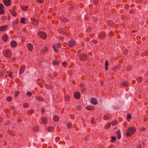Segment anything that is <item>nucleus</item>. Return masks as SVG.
Returning a JSON list of instances; mask_svg holds the SVG:
<instances>
[{"mask_svg": "<svg viewBox=\"0 0 148 148\" xmlns=\"http://www.w3.org/2000/svg\"><path fill=\"white\" fill-rule=\"evenodd\" d=\"M136 129L135 127H131L129 128L127 130V132L126 135L127 136H130L131 135L134 134L136 131Z\"/></svg>", "mask_w": 148, "mask_h": 148, "instance_id": "nucleus-1", "label": "nucleus"}, {"mask_svg": "<svg viewBox=\"0 0 148 148\" xmlns=\"http://www.w3.org/2000/svg\"><path fill=\"white\" fill-rule=\"evenodd\" d=\"M4 55L6 57L10 58L11 55L10 51L8 49L5 50L3 52Z\"/></svg>", "mask_w": 148, "mask_h": 148, "instance_id": "nucleus-2", "label": "nucleus"}, {"mask_svg": "<svg viewBox=\"0 0 148 148\" xmlns=\"http://www.w3.org/2000/svg\"><path fill=\"white\" fill-rule=\"evenodd\" d=\"M39 34L40 37L44 39H45L47 38V35L44 32H39Z\"/></svg>", "mask_w": 148, "mask_h": 148, "instance_id": "nucleus-3", "label": "nucleus"}, {"mask_svg": "<svg viewBox=\"0 0 148 148\" xmlns=\"http://www.w3.org/2000/svg\"><path fill=\"white\" fill-rule=\"evenodd\" d=\"M75 42L73 40H71L69 41V46L70 47L74 46L75 45Z\"/></svg>", "mask_w": 148, "mask_h": 148, "instance_id": "nucleus-4", "label": "nucleus"}, {"mask_svg": "<svg viewBox=\"0 0 148 148\" xmlns=\"http://www.w3.org/2000/svg\"><path fill=\"white\" fill-rule=\"evenodd\" d=\"M80 94L79 92H76L74 94V97L76 99H78L80 98Z\"/></svg>", "mask_w": 148, "mask_h": 148, "instance_id": "nucleus-5", "label": "nucleus"}, {"mask_svg": "<svg viewBox=\"0 0 148 148\" xmlns=\"http://www.w3.org/2000/svg\"><path fill=\"white\" fill-rule=\"evenodd\" d=\"M90 101L94 105L97 104L98 103V101L95 98L91 99Z\"/></svg>", "mask_w": 148, "mask_h": 148, "instance_id": "nucleus-6", "label": "nucleus"}, {"mask_svg": "<svg viewBox=\"0 0 148 148\" xmlns=\"http://www.w3.org/2000/svg\"><path fill=\"white\" fill-rule=\"evenodd\" d=\"M3 2L4 4L7 6H9L11 3L10 0H3Z\"/></svg>", "mask_w": 148, "mask_h": 148, "instance_id": "nucleus-7", "label": "nucleus"}, {"mask_svg": "<svg viewBox=\"0 0 148 148\" xmlns=\"http://www.w3.org/2000/svg\"><path fill=\"white\" fill-rule=\"evenodd\" d=\"M27 47L28 49L30 51H32L33 50V46L30 44H28Z\"/></svg>", "mask_w": 148, "mask_h": 148, "instance_id": "nucleus-8", "label": "nucleus"}, {"mask_svg": "<svg viewBox=\"0 0 148 148\" xmlns=\"http://www.w3.org/2000/svg\"><path fill=\"white\" fill-rule=\"evenodd\" d=\"M105 34L103 32L101 33L98 35L99 37L101 39H102L103 38L105 37Z\"/></svg>", "mask_w": 148, "mask_h": 148, "instance_id": "nucleus-9", "label": "nucleus"}, {"mask_svg": "<svg viewBox=\"0 0 148 148\" xmlns=\"http://www.w3.org/2000/svg\"><path fill=\"white\" fill-rule=\"evenodd\" d=\"M116 134L118 136V139H120L121 138V131L120 130H119L117 131L116 132Z\"/></svg>", "mask_w": 148, "mask_h": 148, "instance_id": "nucleus-10", "label": "nucleus"}, {"mask_svg": "<svg viewBox=\"0 0 148 148\" xmlns=\"http://www.w3.org/2000/svg\"><path fill=\"white\" fill-rule=\"evenodd\" d=\"M10 45L12 47H14L16 46L17 44L15 41H13L10 42Z\"/></svg>", "mask_w": 148, "mask_h": 148, "instance_id": "nucleus-11", "label": "nucleus"}, {"mask_svg": "<svg viewBox=\"0 0 148 148\" xmlns=\"http://www.w3.org/2000/svg\"><path fill=\"white\" fill-rule=\"evenodd\" d=\"M7 28V27L5 26H3L0 27V31H4L6 30Z\"/></svg>", "mask_w": 148, "mask_h": 148, "instance_id": "nucleus-12", "label": "nucleus"}, {"mask_svg": "<svg viewBox=\"0 0 148 148\" xmlns=\"http://www.w3.org/2000/svg\"><path fill=\"white\" fill-rule=\"evenodd\" d=\"M53 120L56 122H58L59 121V117L57 116H54L53 117Z\"/></svg>", "mask_w": 148, "mask_h": 148, "instance_id": "nucleus-13", "label": "nucleus"}, {"mask_svg": "<svg viewBox=\"0 0 148 148\" xmlns=\"http://www.w3.org/2000/svg\"><path fill=\"white\" fill-rule=\"evenodd\" d=\"M36 100L38 101H44V99L40 96L37 97H36Z\"/></svg>", "mask_w": 148, "mask_h": 148, "instance_id": "nucleus-14", "label": "nucleus"}, {"mask_svg": "<svg viewBox=\"0 0 148 148\" xmlns=\"http://www.w3.org/2000/svg\"><path fill=\"white\" fill-rule=\"evenodd\" d=\"M8 39V36L6 34L4 35L2 37V39L3 41H6Z\"/></svg>", "mask_w": 148, "mask_h": 148, "instance_id": "nucleus-15", "label": "nucleus"}, {"mask_svg": "<svg viewBox=\"0 0 148 148\" xmlns=\"http://www.w3.org/2000/svg\"><path fill=\"white\" fill-rule=\"evenodd\" d=\"M79 57L80 59L83 60H84L86 58V56L84 54L79 55Z\"/></svg>", "mask_w": 148, "mask_h": 148, "instance_id": "nucleus-16", "label": "nucleus"}, {"mask_svg": "<svg viewBox=\"0 0 148 148\" xmlns=\"http://www.w3.org/2000/svg\"><path fill=\"white\" fill-rule=\"evenodd\" d=\"M25 67V66L23 65L21 66L19 70V73H22L24 70V69Z\"/></svg>", "mask_w": 148, "mask_h": 148, "instance_id": "nucleus-17", "label": "nucleus"}, {"mask_svg": "<svg viewBox=\"0 0 148 148\" xmlns=\"http://www.w3.org/2000/svg\"><path fill=\"white\" fill-rule=\"evenodd\" d=\"M7 132L11 136H14L15 135V134L13 132L10 130H8Z\"/></svg>", "mask_w": 148, "mask_h": 148, "instance_id": "nucleus-18", "label": "nucleus"}, {"mask_svg": "<svg viewBox=\"0 0 148 148\" xmlns=\"http://www.w3.org/2000/svg\"><path fill=\"white\" fill-rule=\"evenodd\" d=\"M10 12L11 14L14 16H16V12L12 10H10Z\"/></svg>", "mask_w": 148, "mask_h": 148, "instance_id": "nucleus-19", "label": "nucleus"}, {"mask_svg": "<svg viewBox=\"0 0 148 148\" xmlns=\"http://www.w3.org/2000/svg\"><path fill=\"white\" fill-rule=\"evenodd\" d=\"M128 84V82H125L122 83V85L123 87H125L127 86Z\"/></svg>", "mask_w": 148, "mask_h": 148, "instance_id": "nucleus-20", "label": "nucleus"}, {"mask_svg": "<svg viewBox=\"0 0 148 148\" xmlns=\"http://www.w3.org/2000/svg\"><path fill=\"white\" fill-rule=\"evenodd\" d=\"M41 120L42 123L45 124L47 123V120L45 118L42 117L41 118Z\"/></svg>", "mask_w": 148, "mask_h": 148, "instance_id": "nucleus-21", "label": "nucleus"}, {"mask_svg": "<svg viewBox=\"0 0 148 148\" xmlns=\"http://www.w3.org/2000/svg\"><path fill=\"white\" fill-rule=\"evenodd\" d=\"M138 82H141L143 80V78L142 77L140 76L138 77L136 79Z\"/></svg>", "mask_w": 148, "mask_h": 148, "instance_id": "nucleus-22", "label": "nucleus"}, {"mask_svg": "<svg viewBox=\"0 0 148 148\" xmlns=\"http://www.w3.org/2000/svg\"><path fill=\"white\" fill-rule=\"evenodd\" d=\"M105 69L106 70L108 69V66L109 65V63L108 62V60H106L105 62Z\"/></svg>", "mask_w": 148, "mask_h": 148, "instance_id": "nucleus-23", "label": "nucleus"}, {"mask_svg": "<svg viewBox=\"0 0 148 148\" xmlns=\"http://www.w3.org/2000/svg\"><path fill=\"white\" fill-rule=\"evenodd\" d=\"M111 124V123L107 124L105 126V128L106 129L109 128L110 127Z\"/></svg>", "mask_w": 148, "mask_h": 148, "instance_id": "nucleus-24", "label": "nucleus"}, {"mask_svg": "<svg viewBox=\"0 0 148 148\" xmlns=\"http://www.w3.org/2000/svg\"><path fill=\"white\" fill-rule=\"evenodd\" d=\"M48 49L47 47H45L44 48V49L43 50V51H42V53L43 54L45 53L48 50Z\"/></svg>", "mask_w": 148, "mask_h": 148, "instance_id": "nucleus-25", "label": "nucleus"}, {"mask_svg": "<svg viewBox=\"0 0 148 148\" xmlns=\"http://www.w3.org/2000/svg\"><path fill=\"white\" fill-rule=\"evenodd\" d=\"M53 64L54 65H57L59 64V62L57 60H54L52 62Z\"/></svg>", "mask_w": 148, "mask_h": 148, "instance_id": "nucleus-26", "label": "nucleus"}, {"mask_svg": "<svg viewBox=\"0 0 148 148\" xmlns=\"http://www.w3.org/2000/svg\"><path fill=\"white\" fill-rule=\"evenodd\" d=\"M66 127H68L69 129H70L71 128V127H72V124L70 123H68L66 124Z\"/></svg>", "mask_w": 148, "mask_h": 148, "instance_id": "nucleus-27", "label": "nucleus"}, {"mask_svg": "<svg viewBox=\"0 0 148 148\" xmlns=\"http://www.w3.org/2000/svg\"><path fill=\"white\" fill-rule=\"evenodd\" d=\"M34 110L33 109H31L29 110L27 112V114H31L34 113Z\"/></svg>", "mask_w": 148, "mask_h": 148, "instance_id": "nucleus-28", "label": "nucleus"}, {"mask_svg": "<svg viewBox=\"0 0 148 148\" xmlns=\"http://www.w3.org/2000/svg\"><path fill=\"white\" fill-rule=\"evenodd\" d=\"M62 64L63 66L65 68L67 66V63L66 62H62Z\"/></svg>", "mask_w": 148, "mask_h": 148, "instance_id": "nucleus-29", "label": "nucleus"}, {"mask_svg": "<svg viewBox=\"0 0 148 148\" xmlns=\"http://www.w3.org/2000/svg\"><path fill=\"white\" fill-rule=\"evenodd\" d=\"M28 6H21V9L24 10H26L27 8H28Z\"/></svg>", "mask_w": 148, "mask_h": 148, "instance_id": "nucleus-30", "label": "nucleus"}, {"mask_svg": "<svg viewBox=\"0 0 148 148\" xmlns=\"http://www.w3.org/2000/svg\"><path fill=\"white\" fill-rule=\"evenodd\" d=\"M118 123V122L116 121H113L112 123V125L113 126H114Z\"/></svg>", "mask_w": 148, "mask_h": 148, "instance_id": "nucleus-31", "label": "nucleus"}, {"mask_svg": "<svg viewBox=\"0 0 148 148\" xmlns=\"http://www.w3.org/2000/svg\"><path fill=\"white\" fill-rule=\"evenodd\" d=\"M53 127H48L47 129L49 132H51L53 130Z\"/></svg>", "mask_w": 148, "mask_h": 148, "instance_id": "nucleus-32", "label": "nucleus"}, {"mask_svg": "<svg viewBox=\"0 0 148 148\" xmlns=\"http://www.w3.org/2000/svg\"><path fill=\"white\" fill-rule=\"evenodd\" d=\"M86 108L88 110H91L92 109V107L90 106H88L86 107Z\"/></svg>", "mask_w": 148, "mask_h": 148, "instance_id": "nucleus-33", "label": "nucleus"}, {"mask_svg": "<svg viewBox=\"0 0 148 148\" xmlns=\"http://www.w3.org/2000/svg\"><path fill=\"white\" fill-rule=\"evenodd\" d=\"M29 106V104L27 103H25L23 104V107L26 108H27Z\"/></svg>", "mask_w": 148, "mask_h": 148, "instance_id": "nucleus-34", "label": "nucleus"}, {"mask_svg": "<svg viewBox=\"0 0 148 148\" xmlns=\"http://www.w3.org/2000/svg\"><path fill=\"white\" fill-rule=\"evenodd\" d=\"M111 142H114L116 140V138L114 136H112L111 137Z\"/></svg>", "mask_w": 148, "mask_h": 148, "instance_id": "nucleus-35", "label": "nucleus"}, {"mask_svg": "<svg viewBox=\"0 0 148 148\" xmlns=\"http://www.w3.org/2000/svg\"><path fill=\"white\" fill-rule=\"evenodd\" d=\"M33 130L34 131H37L38 130V128L37 127H33Z\"/></svg>", "mask_w": 148, "mask_h": 148, "instance_id": "nucleus-36", "label": "nucleus"}, {"mask_svg": "<svg viewBox=\"0 0 148 148\" xmlns=\"http://www.w3.org/2000/svg\"><path fill=\"white\" fill-rule=\"evenodd\" d=\"M12 100V98L11 97H8L7 98V100L8 101H10Z\"/></svg>", "mask_w": 148, "mask_h": 148, "instance_id": "nucleus-37", "label": "nucleus"}, {"mask_svg": "<svg viewBox=\"0 0 148 148\" xmlns=\"http://www.w3.org/2000/svg\"><path fill=\"white\" fill-rule=\"evenodd\" d=\"M131 119V116L130 114H128L127 116V119Z\"/></svg>", "mask_w": 148, "mask_h": 148, "instance_id": "nucleus-38", "label": "nucleus"}, {"mask_svg": "<svg viewBox=\"0 0 148 148\" xmlns=\"http://www.w3.org/2000/svg\"><path fill=\"white\" fill-rule=\"evenodd\" d=\"M26 95L29 96H31L32 95V93L31 92L28 91L27 92Z\"/></svg>", "mask_w": 148, "mask_h": 148, "instance_id": "nucleus-39", "label": "nucleus"}, {"mask_svg": "<svg viewBox=\"0 0 148 148\" xmlns=\"http://www.w3.org/2000/svg\"><path fill=\"white\" fill-rule=\"evenodd\" d=\"M103 119L105 120H108L109 119V117L105 115L103 117Z\"/></svg>", "mask_w": 148, "mask_h": 148, "instance_id": "nucleus-40", "label": "nucleus"}, {"mask_svg": "<svg viewBox=\"0 0 148 148\" xmlns=\"http://www.w3.org/2000/svg\"><path fill=\"white\" fill-rule=\"evenodd\" d=\"M19 92L18 91H16L15 92L14 96L15 97H17L18 95Z\"/></svg>", "mask_w": 148, "mask_h": 148, "instance_id": "nucleus-41", "label": "nucleus"}, {"mask_svg": "<svg viewBox=\"0 0 148 148\" xmlns=\"http://www.w3.org/2000/svg\"><path fill=\"white\" fill-rule=\"evenodd\" d=\"M43 1L42 0H37L36 2L37 3H42Z\"/></svg>", "mask_w": 148, "mask_h": 148, "instance_id": "nucleus-42", "label": "nucleus"}, {"mask_svg": "<svg viewBox=\"0 0 148 148\" xmlns=\"http://www.w3.org/2000/svg\"><path fill=\"white\" fill-rule=\"evenodd\" d=\"M21 22L22 23H23L24 24L25 23V22L24 21L25 20V19L24 18H21Z\"/></svg>", "mask_w": 148, "mask_h": 148, "instance_id": "nucleus-43", "label": "nucleus"}, {"mask_svg": "<svg viewBox=\"0 0 148 148\" xmlns=\"http://www.w3.org/2000/svg\"><path fill=\"white\" fill-rule=\"evenodd\" d=\"M52 47H53V49L54 51H55V52H57V51L56 49V48H55V45H53L52 46Z\"/></svg>", "mask_w": 148, "mask_h": 148, "instance_id": "nucleus-44", "label": "nucleus"}, {"mask_svg": "<svg viewBox=\"0 0 148 148\" xmlns=\"http://www.w3.org/2000/svg\"><path fill=\"white\" fill-rule=\"evenodd\" d=\"M38 22L36 20H35L34 22H32V23L34 25H36L37 24Z\"/></svg>", "mask_w": 148, "mask_h": 148, "instance_id": "nucleus-45", "label": "nucleus"}, {"mask_svg": "<svg viewBox=\"0 0 148 148\" xmlns=\"http://www.w3.org/2000/svg\"><path fill=\"white\" fill-rule=\"evenodd\" d=\"M84 84H82V83H81V84H80V87L82 88H83V90H84Z\"/></svg>", "mask_w": 148, "mask_h": 148, "instance_id": "nucleus-46", "label": "nucleus"}, {"mask_svg": "<svg viewBox=\"0 0 148 148\" xmlns=\"http://www.w3.org/2000/svg\"><path fill=\"white\" fill-rule=\"evenodd\" d=\"M4 12V10H3V9H0V14H2Z\"/></svg>", "mask_w": 148, "mask_h": 148, "instance_id": "nucleus-47", "label": "nucleus"}, {"mask_svg": "<svg viewBox=\"0 0 148 148\" xmlns=\"http://www.w3.org/2000/svg\"><path fill=\"white\" fill-rule=\"evenodd\" d=\"M95 119L94 118H93L92 119L91 122L92 124H93L95 123Z\"/></svg>", "mask_w": 148, "mask_h": 148, "instance_id": "nucleus-48", "label": "nucleus"}, {"mask_svg": "<svg viewBox=\"0 0 148 148\" xmlns=\"http://www.w3.org/2000/svg\"><path fill=\"white\" fill-rule=\"evenodd\" d=\"M113 22L112 21H110L109 22L108 24L109 25V26H111V25L112 24H113Z\"/></svg>", "mask_w": 148, "mask_h": 148, "instance_id": "nucleus-49", "label": "nucleus"}, {"mask_svg": "<svg viewBox=\"0 0 148 148\" xmlns=\"http://www.w3.org/2000/svg\"><path fill=\"white\" fill-rule=\"evenodd\" d=\"M17 24V23L15 21H14L13 22V26L14 27H16Z\"/></svg>", "mask_w": 148, "mask_h": 148, "instance_id": "nucleus-50", "label": "nucleus"}, {"mask_svg": "<svg viewBox=\"0 0 148 148\" xmlns=\"http://www.w3.org/2000/svg\"><path fill=\"white\" fill-rule=\"evenodd\" d=\"M56 45H57V48H59L60 46V45H61L59 43H57Z\"/></svg>", "mask_w": 148, "mask_h": 148, "instance_id": "nucleus-51", "label": "nucleus"}, {"mask_svg": "<svg viewBox=\"0 0 148 148\" xmlns=\"http://www.w3.org/2000/svg\"><path fill=\"white\" fill-rule=\"evenodd\" d=\"M141 145L140 144L137 145V148H141Z\"/></svg>", "mask_w": 148, "mask_h": 148, "instance_id": "nucleus-52", "label": "nucleus"}, {"mask_svg": "<svg viewBox=\"0 0 148 148\" xmlns=\"http://www.w3.org/2000/svg\"><path fill=\"white\" fill-rule=\"evenodd\" d=\"M132 68V66L131 65H129L127 67V69L128 70Z\"/></svg>", "mask_w": 148, "mask_h": 148, "instance_id": "nucleus-53", "label": "nucleus"}, {"mask_svg": "<svg viewBox=\"0 0 148 148\" xmlns=\"http://www.w3.org/2000/svg\"><path fill=\"white\" fill-rule=\"evenodd\" d=\"M3 8V5L1 4L0 3V9H2Z\"/></svg>", "mask_w": 148, "mask_h": 148, "instance_id": "nucleus-54", "label": "nucleus"}, {"mask_svg": "<svg viewBox=\"0 0 148 148\" xmlns=\"http://www.w3.org/2000/svg\"><path fill=\"white\" fill-rule=\"evenodd\" d=\"M146 140H147V139H145L144 140H143V142L142 143V144L143 145H145V144H144V142H145V141H146Z\"/></svg>", "mask_w": 148, "mask_h": 148, "instance_id": "nucleus-55", "label": "nucleus"}, {"mask_svg": "<svg viewBox=\"0 0 148 148\" xmlns=\"http://www.w3.org/2000/svg\"><path fill=\"white\" fill-rule=\"evenodd\" d=\"M22 120L21 119H18V123H20L22 122Z\"/></svg>", "mask_w": 148, "mask_h": 148, "instance_id": "nucleus-56", "label": "nucleus"}, {"mask_svg": "<svg viewBox=\"0 0 148 148\" xmlns=\"http://www.w3.org/2000/svg\"><path fill=\"white\" fill-rule=\"evenodd\" d=\"M45 111L44 109L43 108H42L41 110V113H42L43 112Z\"/></svg>", "mask_w": 148, "mask_h": 148, "instance_id": "nucleus-57", "label": "nucleus"}, {"mask_svg": "<svg viewBox=\"0 0 148 148\" xmlns=\"http://www.w3.org/2000/svg\"><path fill=\"white\" fill-rule=\"evenodd\" d=\"M125 8L126 9H127L128 8V5H125Z\"/></svg>", "mask_w": 148, "mask_h": 148, "instance_id": "nucleus-58", "label": "nucleus"}, {"mask_svg": "<svg viewBox=\"0 0 148 148\" xmlns=\"http://www.w3.org/2000/svg\"><path fill=\"white\" fill-rule=\"evenodd\" d=\"M8 76L10 77L11 78H12V75H9Z\"/></svg>", "mask_w": 148, "mask_h": 148, "instance_id": "nucleus-59", "label": "nucleus"}, {"mask_svg": "<svg viewBox=\"0 0 148 148\" xmlns=\"http://www.w3.org/2000/svg\"><path fill=\"white\" fill-rule=\"evenodd\" d=\"M4 71H2V72L1 73H6V72H4Z\"/></svg>", "mask_w": 148, "mask_h": 148, "instance_id": "nucleus-60", "label": "nucleus"}, {"mask_svg": "<svg viewBox=\"0 0 148 148\" xmlns=\"http://www.w3.org/2000/svg\"><path fill=\"white\" fill-rule=\"evenodd\" d=\"M3 137V136L2 134H0V138H1Z\"/></svg>", "mask_w": 148, "mask_h": 148, "instance_id": "nucleus-61", "label": "nucleus"}, {"mask_svg": "<svg viewBox=\"0 0 148 148\" xmlns=\"http://www.w3.org/2000/svg\"><path fill=\"white\" fill-rule=\"evenodd\" d=\"M145 130V128H143L142 129H141V130L142 131H144Z\"/></svg>", "mask_w": 148, "mask_h": 148, "instance_id": "nucleus-62", "label": "nucleus"}, {"mask_svg": "<svg viewBox=\"0 0 148 148\" xmlns=\"http://www.w3.org/2000/svg\"><path fill=\"white\" fill-rule=\"evenodd\" d=\"M81 108V106H78L77 108L78 109H80Z\"/></svg>", "mask_w": 148, "mask_h": 148, "instance_id": "nucleus-63", "label": "nucleus"}, {"mask_svg": "<svg viewBox=\"0 0 148 148\" xmlns=\"http://www.w3.org/2000/svg\"><path fill=\"white\" fill-rule=\"evenodd\" d=\"M3 75L1 74L0 75V77H1L3 76Z\"/></svg>", "mask_w": 148, "mask_h": 148, "instance_id": "nucleus-64", "label": "nucleus"}]
</instances>
